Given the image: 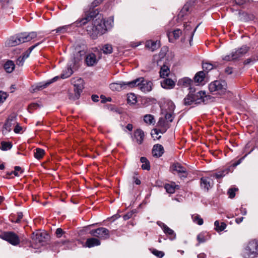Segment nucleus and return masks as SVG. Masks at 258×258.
Returning <instances> with one entry per match:
<instances>
[{
    "label": "nucleus",
    "instance_id": "7c9ffc66",
    "mask_svg": "<svg viewBox=\"0 0 258 258\" xmlns=\"http://www.w3.org/2000/svg\"><path fill=\"white\" fill-rule=\"evenodd\" d=\"M4 68L7 73H10L14 70L15 64L11 60L7 61L4 65Z\"/></svg>",
    "mask_w": 258,
    "mask_h": 258
},
{
    "label": "nucleus",
    "instance_id": "6e6552de",
    "mask_svg": "<svg viewBox=\"0 0 258 258\" xmlns=\"http://www.w3.org/2000/svg\"><path fill=\"white\" fill-rule=\"evenodd\" d=\"M198 26L195 27L194 25H191V22H187L184 25L183 31L182 32L184 37V40L186 39H188L190 45H192V38Z\"/></svg>",
    "mask_w": 258,
    "mask_h": 258
},
{
    "label": "nucleus",
    "instance_id": "e2e57ef3",
    "mask_svg": "<svg viewBox=\"0 0 258 258\" xmlns=\"http://www.w3.org/2000/svg\"><path fill=\"white\" fill-rule=\"evenodd\" d=\"M243 220V217H240V218H236V220H235V222H236V223L239 224V223H240L241 222H242Z\"/></svg>",
    "mask_w": 258,
    "mask_h": 258
},
{
    "label": "nucleus",
    "instance_id": "ea45409f",
    "mask_svg": "<svg viewBox=\"0 0 258 258\" xmlns=\"http://www.w3.org/2000/svg\"><path fill=\"white\" fill-rule=\"evenodd\" d=\"M101 50L104 53L107 54L111 53L113 49L111 45L106 44L102 46Z\"/></svg>",
    "mask_w": 258,
    "mask_h": 258
},
{
    "label": "nucleus",
    "instance_id": "f8f14e48",
    "mask_svg": "<svg viewBox=\"0 0 258 258\" xmlns=\"http://www.w3.org/2000/svg\"><path fill=\"white\" fill-rule=\"evenodd\" d=\"M0 238L9 242L12 245H16V235L13 232H7L0 235Z\"/></svg>",
    "mask_w": 258,
    "mask_h": 258
},
{
    "label": "nucleus",
    "instance_id": "c9c22d12",
    "mask_svg": "<svg viewBox=\"0 0 258 258\" xmlns=\"http://www.w3.org/2000/svg\"><path fill=\"white\" fill-rule=\"evenodd\" d=\"M229 168H226L223 170L220 171L212 175L217 179H219L224 177L226 174H228L229 171Z\"/></svg>",
    "mask_w": 258,
    "mask_h": 258
},
{
    "label": "nucleus",
    "instance_id": "13d9d810",
    "mask_svg": "<svg viewBox=\"0 0 258 258\" xmlns=\"http://www.w3.org/2000/svg\"><path fill=\"white\" fill-rule=\"evenodd\" d=\"M24 130V128L23 127L19 126L17 123V134L23 133Z\"/></svg>",
    "mask_w": 258,
    "mask_h": 258
},
{
    "label": "nucleus",
    "instance_id": "4be33fe9",
    "mask_svg": "<svg viewBox=\"0 0 258 258\" xmlns=\"http://www.w3.org/2000/svg\"><path fill=\"white\" fill-rule=\"evenodd\" d=\"M58 79H59V77L56 76L50 80L47 81L45 82H41L39 84H37L35 86V88L34 89V90H39L41 89L44 88L46 87L47 86H48L50 84L57 81Z\"/></svg>",
    "mask_w": 258,
    "mask_h": 258
},
{
    "label": "nucleus",
    "instance_id": "864d4df0",
    "mask_svg": "<svg viewBox=\"0 0 258 258\" xmlns=\"http://www.w3.org/2000/svg\"><path fill=\"white\" fill-rule=\"evenodd\" d=\"M7 95L6 93L0 91V102H3L7 98Z\"/></svg>",
    "mask_w": 258,
    "mask_h": 258
},
{
    "label": "nucleus",
    "instance_id": "58836bf2",
    "mask_svg": "<svg viewBox=\"0 0 258 258\" xmlns=\"http://www.w3.org/2000/svg\"><path fill=\"white\" fill-rule=\"evenodd\" d=\"M141 162L142 163V168L144 170H149L150 168V163L147 159L142 157L140 159Z\"/></svg>",
    "mask_w": 258,
    "mask_h": 258
},
{
    "label": "nucleus",
    "instance_id": "69168bd1",
    "mask_svg": "<svg viewBox=\"0 0 258 258\" xmlns=\"http://www.w3.org/2000/svg\"><path fill=\"white\" fill-rule=\"evenodd\" d=\"M240 212L243 215H245L247 213L246 210L245 208H241L240 209Z\"/></svg>",
    "mask_w": 258,
    "mask_h": 258
},
{
    "label": "nucleus",
    "instance_id": "f03ea898",
    "mask_svg": "<svg viewBox=\"0 0 258 258\" xmlns=\"http://www.w3.org/2000/svg\"><path fill=\"white\" fill-rule=\"evenodd\" d=\"M128 84L130 88L137 87L143 92H148L152 90V83L150 81L145 80L143 77H140L130 81Z\"/></svg>",
    "mask_w": 258,
    "mask_h": 258
},
{
    "label": "nucleus",
    "instance_id": "de8ad7c7",
    "mask_svg": "<svg viewBox=\"0 0 258 258\" xmlns=\"http://www.w3.org/2000/svg\"><path fill=\"white\" fill-rule=\"evenodd\" d=\"M72 26L71 25H65L61 27H59L58 28H57L55 31L56 33H64L67 32L68 30V29Z\"/></svg>",
    "mask_w": 258,
    "mask_h": 258
},
{
    "label": "nucleus",
    "instance_id": "338daca9",
    "mask_svg": "<svg viewBox=\"0 0 258 258\" xmlns=\"http://www.w3.org/2000/svg\"><path fill=\"white\" fill-rule=\"evenodd\" d=\"M92 99L93 101L97 102L98 101V96L97 95H92Z\"/></svg>",
    "mask_w": 258,
    "mask_h": 258
},
{
    "label": "nucleus",
    "instance_id": "f257e3e1",
    "mask_svg": "<svg viewBox=\"0 0 258 258\" xmlns=\"http://www.w3.org/2000/svg\"><path fill=\"white\" fill-rule=\"evenodd\" d=\"M92 20V22L87 27V31L93 39H95L97 35H102L106 32L103 19L101 16H97L93 19L92 16H86L81 20L77 21L75 25L80 27L90 22Z\"/></svg>",
    "mask_w": 258,
    "mask_h": 258
},
{
    "label": "nucleus",
    "instance_id": "4c0bfd02",
    "mask_svg": "<svg viewBox=\"0 0 258 258\" xmlns=\"http://www.w3.org/2000/svg\"><path fill=\"white\" fill-rule=\"evenodd\" d=\"M214 225L215 226V230L218 232L223 231L226 227V224L225 223L222 222L220 225L218 221L215 222Z\"/></svg>",
    "mask_w": 258,
    "mask_h": 258
},
{
    "label": "nucleus",
    "instance_id": "680f3d73",
    "mask_svg": "<svg viewBox=\"0 0 258 258\" xmlns=\"http://www.w3.org/2000/svg\"><path fill=\"white\" fill-rule=\"evenodd\" d=\"M225 72L227 74H231L232 73V69L231 68H227L226 69H225Z\"/></svg>",
    "mask_w": 258,
    "mask_h": 258
},
{
    "label": "nucleus",
    "instance_id": "cd10ccee",
    "mask_svg": "<svg viewBox=\"0 0 258 258\" xmlns=\"http://www.w3.org/2000/svg\"><path fill=\"white\" fill-rule=\"evenodd\" d=\"M249 47L246 45H243L241 47L235 50L234 51L236 57L237 58L242 56L248 50Z\"/></svg>",
    "mask_w": 258,
    "mask_h": 258
},
{
    "label": "nucleus",
    "instance_id": "c03bdc74",
    "mask_svg": "<svg viewBox=\"0 0 258 258\" xmlns=\"http://www.w3.org/2000/svg\"><path fill=\"white\" fill-rule=\"evenodd\" d=\"M44 154V151L43 149L37 148L34 153V156L36 158L40 159L43 156Z\"/></svg>",
    "mask_w": 258,
    "mask_h": 258
},
{
    "label": "nucleus",
    "instance_id": "49530a36",
    "mask_svg": "<svg viewBox=\"0 0 258 258\" xmlns=\"http://www.w3.org/2000/svg\"><path fill=\"white\" fill-rule=\"evenodd\" d=\"M235 55L236 54L235 53V52L232 51V53H231V54L227 55L224 56L222 58V59H223V60H226V61H230V60L236 59H237V58L235 57H236Z\"/></svg>",
    "mask_w": 258,
    "mask_h": 258
},
{
    "label": "nucleus",
    "instance_id": "5fc2aeb1",
    "mask_svg": "<svg viewBox=\"0 0 258 258\" xmlns=\"http://www.w3.org/2000/svg\"><path fill=\"white\" fill-rule=\"evenodd\" d=\"M236 190V188H230L228 190V194L229 195V198H233L235 197V192Z\"/></svg>",
    "mask_w": 258,
    "mask_h": 258
},
{
    "label": "nucleus",
    "instance_id": "e433bc0d",
    "mask_svg": "<svg viewBox=\"0 0 258 258\" xmlns=\"http://www.w3.org/2000/svg\"><path fill=\"white\" fill-rule=\"evenodd\" d=\"M0 148L3 151H7L12 148L13 144L10 142L2 141L1 143Z\"/></svg>",
    "mask_w": 258,
    "mask_h": 258
},
{
    "label": "nucleus",
    "instance_id": "412c9836",
    "mask_svg": "<svg viewBox=\"0 0 258 258\" xmlns=\"http://www.w3.org/2000/svg\"><path fill=\"white\" fill-rule=\"evenodd\" d=\"M196 92L195 89L190 88V91L188 94L185 97L184 99V104L185 105H190L195 102L194 93Z\"/></svg>",
    "mask_w": 258,
    "mask_h": 258
},
{
    "label": "nucleus",
    "instance_id": "7ed1b4c3",
    "mask_svg": "<svg viewBox=\"0 0 258 258\" xmlns=\"http://www.w3.org/2000/svg\"><path fill=\"white\" fill-rule=\"evenodd\" d=\"M209 89L211 92L215 94L223 95L227 91V85L224 81L217 80L209 84Z\"/></svg>",
    "mask_w": 258,
    "mask_h": 258
},
{
    "label": "nucleus",
    "instance_id": "9b49d317",
    "mask_svg": "<svg viewBox=\"0 0 258 258\" xmlns=\"http://www.w3.org/2000/svg\"><path fill=\"white\" fill-rule=\"evenodd\" d=\"M37 34L34 32L22 33L17 36V44L29 42L36 38Z\"/></svg>",
    "mask_w": 258,
    "mask_h": 258
},
{
    "label": "nucleus",
    "instance_id": "4468645a",
    "mask_svg": "<svg viewBox=\"0 0 258 258\" xmlns=\"http://www.w3.org/2000/svg\"><path fill=\"white\" fill-rule=\"evenodd\" d=\"M39 44V43H38L35 45L30 47L26 51H25L23 53L22 56H20L18 58H17V66H23L25 60L29 57L32 51Z\"/></svg>",
    "mask_w": 258,
    "mask_h": 258
},
{
    "label": "nucleus",
    "instance_id": "4d7b16f0",
    "mask_svg": "<svg viewBox=\"0 0 258 258\" xmlns=\"http://www.w3.org/2000/svg\"><path fill=\"white\" fill-rule=\"evenodd\" d=\"M246 1V0H235V3L238 5H243Z\"/></svg>",
    "mask_w": 258,
    "mask_h": 258
},
{
    "label": "nucleus",
    "instance_id": "0e129e2a",
    "mask_svg": "<svg viewBox=\"0 0 258 258\" xmlns=\"http://www.w3.org/2000/svg\"><path fill=\"white\" fill-rule=\"evenodd\" d=\"M141 42H134V43H132L131 44V46L133 47H137L138 46L140 45L141 44Z\"/></svg>",
    "mask_w": 258,
    "mask_h": 258
},
{
    "label": "nucleus",
    "instance_id": "393cba45",
    "mask_svg": "<svg viewBox=\"0 0 258 258\" xmlns=\"http://www.w3.org/2000/svg\"><path fill=\"white\" fill-rule=\"evenodd\" d=\"M162 88L166 89H171L175 86V82L170 79H166L161 82Z\"/></svg>",
    "mask_w": 258,
    "mask_h": 258
},
{
    "label": "nucleus",
    "instance_id": "a18cd8bd",
    "mask_svg": "<svg viewBox=\"0 0 258 258\" xmlns=\"http://www.w3.org/2000/svg\"><path fill=\"white\" fill-rule=\"evenodd\" d=\"M73 74V71L71 68H68L61 75V78L66 79L70 77Z\"/></svg>",
    "mask_w": 258,
    "mask_h": 258
},
{
    "label": "nucleus",
    "instance_id": "a19ab883",
    "mask_svg": "<svg viewBox=\"0 0 258 258\" xmlns=\"http://www.w3.org/2000/svg\"><path fill=\"white\" fill-rule=\"evenodd\" d=\"M180 35H182V32L180 31V29H178L168 33V36L169 39L172 35L173 36L175 39H177L179 38Z\"/></svg>",
    "mask_w": 258,
    "mask_h": 258
},
{
    "label": "nucleus",
    "instance_id": "052dcab7",
    "mask_svg": "<svg viewBox=\"0 0 258 258\" xmlns=\"http://www.w3.org/2000/svg\"><path fill=\"white\" fill-rule=\"evenodd\" d=\"M132 213H127L123 216V219L126 220L129 219L132 217Z\"/></svg>",
    "mask_w": 258,
    "mask_h": 258
},
{
    "label": "nucleus",
    "instance_id": "dca6fc26",
    "mask_svg": "<svg viewBox=\"0 0 258 258\" xmlns=\"http://www.w3.org/2000/svg\"><path fill=\"white\" fill-rule=\"evenodd\" d=\"M158 224L162 229L165 234L170 236L169 237L170 240H173L176 238V234L173 230L162 222H158Z\"/></svg>",
    "mask_w": 258,
    "mask_h": 258
},
{
    "label": "nucleus",
    "instance_id": "5701e85b",
    "mask_svg": "<svg viewBox=\"0 0 258 258\" xmlns=\"http://www.w3.org/2000/svg\"><path fill=\"white\" fill-rule=\"evenodd\" d=\"M160 42L149 40L146 42V47L152 51H154L160 47Z\"/></svg>",
    "mask_w": 258,
    "mask_h": 258
},
{
    "label": "nucleus",
    "instance_id": "f3484780",
    "mask_svg": "<svg viewBox=\"0 0 258 258\" xmlns=\"http://www.w3.org/2000/svg\"><path fill=\"white\" fill-rule=\"evenodd\" d=\"M201 185L202 188L208 190L213 185V180L208 177H203L201 179Z\"/></svg>",
    "mask_w": 258,
    "mask_h": 258
},
{
    "label": "nucleus",
    "instance_id": "0eeeda50",
    "mask_svg": "<svg viewBox=\"0 0 258 258\" xmlns=\"http://www.w3.org/2000/svg\"><path fill=\"white\" fill-rule=\"evenodd\" d=\"M244 254L248 257L253 258L256 256L258 254V241H250L244 248Z\"/></svg>",
    "mask_w": 258,
    "mask_h": 258
},
{
    "label": "nucleus",
    "instance_id": "a211bd4d",
    "mask_svg": "<svg viewBox=\"0 0 258 258\" xmlns=\"http://www.w3.org/2000/svg\"><path fill=\"white\" fill-rule=\"evenodd\" d=\"M192 80L191 79L188 77H184L178 80L177 85L183 88L189 87L190 90V88H192Z\"/></svg>",
    "mask_w": 258,
    "mask_h": 258
},
{
    "label": "nucleus",
    "instance_id": "09e8293b",
    "mask_svg": "<svg viewBox=\"0 0 258 258\" xmlns=\"http://www.w3.org/2000/svg\"><path fill=\"white\" fill-rule=\"evenodd\" d=\"M203 68L204 71H209L213 68V66L210 63L204 62L203 63Z\"/></svg>",
    "mask_w": 258,
    "mask_h": 258
},
{
    "label": "nucleus",
    "instance_id": "9d476101",
    "mask_svg": "<svg viewBox=\"0 0 258 258\" xmlns=\"http://www.w3.org/2000/svg\"><path fill=\"white\" fill-rule=\"evenodd\" d=\"M91 235L99 238L101 239H106L109 237V230L104 227H100L96 229L92 230L90 231Z\"/></svg>",
    "mask_w": 258,
    "mask_h": 258
},
{
    "label": "nucleus",
    "instance_id": "ddd939ff",
    "mask_svg": "<svg viewBox=\"0 0 258 258\" xmlns=\"http://www.w3.org/2000/svg\"><path fill=\"white\" fill-rule=\"evenodd\" d=\"M194 97L195 103L199 104L201 102H205L208 99V96L205 91H200L196 93H194Z\"/></svg>",
    "mask_w": 258,
    "mask_h": 258
},
{
    "label": "nucleus",
    "instance_id": "aec40b11",
    "mask_svg": "<svg viewBox=\"0 0 258 258\" xmlns=\"http://www.w3.org/2000/svg\"><path fill=\"white\" fill-rule=\"evenodd\" d=\"M164 151V148L161 145L156 144L153 146L152 154L153 156L158 158L163 155Z\"/></svg>",
    "mask_w": 258,
    "mask_h": 258
},
{
    "label": "nucleus",
    "instance_id": "39448f33",
    "mask_svg": "<svg viewBox=\"0 0 258 258\" xmlns=\"http://www.w3.org/2000/svg\"><path fill=\"white\" fill-rule=\"evenodd\" d=\"M175 107L174 104L171 101L165 102L161 107V114L167 120L170 122L173 121Z\"/></svg>",
    "mask_w": 258,
    "mask_h": 258
},
{
    "label": "nucleus",
    "instance_id": "c756f323",
    "mask_svg": "<svg viewBox=\"0 0 258 258\" xmlns=\"http://www.w3.org/2000/svg\"><path fill=\"white\" fill-rule=\"evenodd\" d=\"M205 77V73L203 71H200L196 74L194 77V80L196 83H201L204 81Z\"/></svg>",
    "mask_w": 258,
    "mask_h": 258
},
{
    "label": "nucleus",
    "instance_id": "1a4fd4ad",
    "mask_svg": "<svg viewBox=\"0 0 258 258\" xmlns=\"http://www.w3.org/2000/svg\"><path fill=\"white\" fill-rule=\"evenodd\" d=\"M72 83L74 86L75 94L73 98L70 96V98L73 99H78L84 88V81L80 78H75L72 80Z\"/></svg>",
    "mask_w": 258,
    "mask_h": 258
},
{
    "label": "nucleus",
    "instance_id": "c85d7f7f",
    "mask_svg": "<svg viewBox=\"0 0 258 258\" xmlns=\"http://www.w3.org/2000/svg\"><path fill=\"white\" fill-rule=\"evenodd\" d=\"M103 23H104V25L105 26L106 30L107 31L108 30L111 29L113 26V24H114L113 18L112 17H110L108 18V19H107L106 20H103Z\"/></svg>",
    "mask_w": 258,
    "mask_h": 258
},
{
    "label": "nucleus",
    "instance_id": "6ab92c4d",
    "mask_svg": "<svg viewBox=\"0 0 258 258\" xmlns=\"http://www.w3.org/2000/svg\"><path fill=\"white\" fill-rule=\"evenodd\" d=\"M144 133L141 129H138L135 131L133 139L138 144H141L144 140Z\"/></svg>",
    "mask_w": 258,
    "mask_h": 258
},
{
    "label": "nucleus",
    "instance_id": "f704fd0d",
    "mask_svg": "<svg viewBox=\"0 0 258 258\" xmlns=\"http://www.w3.org/2000/svg\"><path fill=\"white\" fill-rule=\"evenodd\" d=\"M16 37L15 36H12L9 38L5 42V46L6 47H12L16 45Z\"/></svg>",
    "mask_w": 258,
    "mask_h": 258
},
{
    "label": "nucleus",
    "instance_id": "6e6d98bb",
    "mask_svg": "<svg viewBox=\"0 0 258 258\" xmlns=\"http://www.w3.org/2000/svg\"><path fill=\"white\" fill-rule=\"evenodd\" d=\"M103 0H94L91 4V7L93 8L97 6L100 3H101Z\"/></svg>",
    "mask_w": 258,
    "mask_h": 258
},
{
    "label": "nucleus",
    "instance_id": "2eb2a0df",
    "mask_svg": "<svg viewBox=\"0 0 258 258\" xmlns=\"http://www.w3.org/2000/svg\"><path fill=\"white\" fill-rule=\"evenodd\" d=\"M129 82H120L119 83H114L110 84L109 87L113 91H119L122 89L130 88L128 84Z\"/></svg>",
    "mask_w": 258,
    "mask_h": 258
},
{
    "label": "nucleus",
    "instance_id": "3c124183",
    "mask_svg": "<svg viewBox=\"0 0 258 258\" xmlns=\"http://www.w3.org/2000/svg\"><path fill=\"white\" fill-rule=\"evenodd\" d=\"M207 239L203 233H200L197 236V240L200 243L204 242L207 240Z\"/></svg>",
    "mask_w": 258,
    "mask_h": 258
},
{
    "label": "nucleus",
    "instance_id": "b1692460",
    "mask_svg": "<svg viewBox=\"0 0 258 258\" xmlns=\"http://www.w3.org/2000/svg\"><path fill=\"white\" fill-rule=\"evenodd\" d=\"M172 170L176 171L178 173H182V177H186L187 176L186 169L182 166L179 163H176L173 165Z\"/></svg>",
    "mask_w": 258,
    "mask_h": 258
},
{
    "label": "nucleus",
    "instance_id": "20e7f679",
    "mask_svg": "<svg viewBox=\"0 0 258 258\" xmlns=\"http://www.w3.org/2000/svg\"><path fill=\"white\" fill-rule=\"evenodd\" d=\"M48 234L45 232L36 231L32 235V246L35 249H38L44 244Z\"/></svg>",
    "mask_w": 258,
    "mask_h": 258
},
{
    "label": "nucleus",
    "instance_id": "423d86ee",
    "mask_svg": "<svg viewBox=\"0 0 258 258\" xmlns=\"http://www.w3.org/2000/svg\"><path fill=\"white\" fill-rule=\"evenodd\" d=\"M168 122L170 121L167 120L163 116L160 118L157 125L159 127H161V129L155 128L153 130L151 133V135L154 139H159L161 136H158L159 134H163L166 132L167 129L169 127Z\"/></svg>",
    "mask_w": 258,
    "mask_h": 258
},
{
    "label": "nucleus",
    "instance_id": "72a5a7b5",
    "mask_svg": "<svg viewBox=\"0 0 258 258\" xmlns=\"http://www.w3.org/2000/svg\"><path fill=\"white\" fill-rule=\"evenodd\" d=\"M170 70L167 66H163L161 67L160 71V76L161 78H165L169 74Z\"/></svg>",
    "mask_w": 258,
    "mask_h": 258
},
{
    "label": "nucleus",
    "instance_id": "a878e982",
    "mask_svg": "<svg viewBox=\"0 0 258 258\" xmlns=\"http://www.w3.org/2000/svg\"><path fill=\"white\" fill-rule=\"evenodd\" d=\"M98 59L94 53H90L87 55L86 58V62L88 66H93L96 64Z\"/></svg>",
    "mask_w": 258,
    "mask_h": 258
},
{
    "label": "nucleus",
    "instance_id": "603ef678",
    "mask_svg": "<svg viewBox=\"0 0 258 258\" xmlns=\"http://www.w3.org/2000/svg\"><path fill=\"white\" fill-rule=\"evenodd\" d=\"M64 233V232L60 228H57L55 231V234L58 238L61 237Z\"/></svg>",
    "mask_w": 258,
    "mask_h": 258
},
{
    "label": "nucleus",
    "instance_id": "473e14b6",
    "mask_svg": "<svg viewBox=\"0 0 258 258\" xmlns=\"http://www.w3.org/2000/svg\"><path fill=\"white\" fill-rule=\"evenodd\" d=\"M178 187V186L175 185L174 183L166 184L165 185V188L166 191L169 194H173L175 192V189Z\"/></svg>",
    "mask_w": 258,
    "mask_h": 258
},
{
    "label": "nucleus",
    "instance_id": "774afa93",
    "mask_svg": "<svg viewBox=\"0 0 258 258\" xmlns=\"http://www.w3.org/2000/svg\"><path fill=\"white\" fill-rule=\"evenodd\" d=\"M205 257H206V254L204 253H201L198 255V258H205Z\"/></svg>",
    "mask_w": 258,
    "mask_h": 258
},
{
    "label": "nucleus",
    "instance_id": "8fccbe9b",
    "mask_svg": "<svg viewBox=\"0 0 258 258\" xmlns=\"http://www.w3.org/2000/svg\"><path fill=\"white\" fill-rule=\"evenodd\" d=\"M152 253L159 258H162L164 255V253L163 251L156 249L153 250Z\"/></svg>",
    "mask_w": 258,
    "mask_h": 258
},
{
    "label": "nucleus",
    "instance_id": "bf43d9fd",
    "mask_svg": "<svg viewBox=\"0 0 258 258\" xmlns=\"http://www.w3.org/2000/svg\"><path fill=\"white\" fill-rule=\"evenodd\" d=\"M17 176H18L19 173H20V174H23V173L24 172V170L22 169L19 166H17Z\"/></svg>",
    "mask_w": 258,
    "mask_h": 258
},
{
    "label": "nucleus",
    "instance_id": "bb28decb",
    "mask_svg": "<svg viewBox=\"0 0 258 258\" xmlns=\"http://www.w3.org/2000/svg\"><path fill=\"white\" fill-rule=\"evenodd\" d=\"M100 240L96 238H88L86 241V245L89 248L100 245Z\"/></svg>",
    "mask_w": 258,
    "mask_h": 258
},
{
    "label": "nucleus",
    "instance_id": "37998d69",
    "mask_svg": "<svg viewBox=\"0 0 258 258\" xmlns=\"http://www.w3.org/2000/svg\"><path fill=\"white\" fill-rule=\"evenodd\" d=\"M192 221L199 225H202L203 224V220L198 214H195L192 216Z\"/></svg>",
    "mask_w": 258,
    "mask_h": 258
},
{
    "label": "nucleus",
    "instance_id": "79ce46f5",
    "mask_svg": "<svg viewBox=\"0 0 258 258\" xmlns=\"http://www.w3.org/2000/svg\"><path fill=\"white\" fill-rule=\"evenodd\" d=\"M127 102L131 104H135L137 102V97L133 93H130L127 95Z\"/></svg>",
    "mask_w": 258,
    "mask_h": 258
},
{
    "label": "nucleus",
    "instance_id": "2f4dec72",
    "mask_svg": "<svg viewBox=\"0 0 258 258\" xmlns=\"http://www.w3.org/2000/svg\"><path fill=\"white\" fill-rule=\"evenodd\" d=\"M144 121L149 125L154 124L156 120L153 115L151 114H146L144 116Z\"/></svg>",
    "mask_w": 258,
    "mask_h": 258
}]
</instances>
